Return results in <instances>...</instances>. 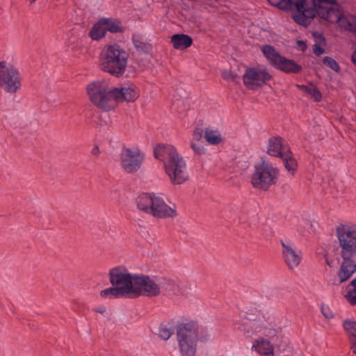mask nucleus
Segmentation results:
<instances>
[{
	"label": "nucleus",
	"mask_w": 356,
	"mask_h": 356,
	"mask_svg": "<svg viewBox=\"0 0 356 356\" xmlns=\"http://www.w3.org/2000/svg\"><path fill=\"white\" fill-rule=\"evenodd\" d=\"M344 330L349 334L350 340L356 338V321L352 319H347L343 322Z\"/></svg>",
	"instance_id": "30"
},
{
	"label": "nucleus",
	"mask_w": 356,
	"mask_h": 356,
	"mask_svg": "<svg viewBox=\"0 0 356 356\" xmlns=\"http://www.w3.org/2000/svg\"><path fill=\"white\" fill-rule=\"evenodd\" d=\"M282 10H291L292 18L298 24L307 26L324 3L319 1H268Z\"/></svg>",
	"instance_id": "2"
},
{
	"label": "nucleus",
	"mask_w": 356,
	"mask_h": 356,
	"mask_svg": "<svg viewBox=\"0 0 356 356\" xmlns=\"http://www.w3.org/2000/svg\"><path fill=\"white\" fill-rule=\"evenodd\" d=\"M351 342V348L353 350V352L356 354V338H353V339H352V341H350Z\"/></svg>",
	"instance_id": "41"
},
{
	"label": "nucleus",
	"mask_w": 356,
	"mask_h": 356,
	"mask_svg": "<svg viewBox=\"0 0 356 356\" xmlns=\"http://www.w3.org/2000/svg\"><path fill=\"white\" fill-rule=\"evenodd\" d=\"M314 35L316 37H321V34H318L317 33H314Z\"/></svg>",
	"instance_id": "46"
},
{
	"label": "nucleus",
	"mask_w": 356,
	"mask_h": 356,
	"mask_svg": "<svg viewBox=\"0 0 356 356\" xmlns=\"http://www.w3.org/2000/svg\"><path fill=\"white\" fill-rule=\"evenodd\" d=\"M145 154L138 147H124L120 154V164L127 173L138 172L145 160Z\"/></svg>",
	"instance_id": "13"
},
{
	"label": "nucleus",
	"mask_w": 356,
	"mask_h": 356,
	"mask_svg": "<svg viewBox=\"0 0 356 356\" xmlns=\"http://www.w3.org/2000/svg\"><path fill=\"white\" fill-rule=\"evenodd\" d=\"M159 294L165 293L168 295H186L188 291L184 289V283H176L175 281L165 278H158Z\"/></svg>",
	"instance_id": "18"
},
{
	"label": "nucleus",
	"mask_w": 356,
	"mask_h": 356,
	"mask_svg": "<svg viewBox=\"0 0 356 356\" xmlns=\"http://www.w3.org/2000/svg\"><path fill=\"white\" fill-rule=\"evenodd\" d=\"M137 208L157 218H174L177 216L175 206L168 205L163 198L156 193H143L136 199Z\"/></svg>",
	"instance_id": "3"
},
{
	"label": "nucleus",
	"mask_w": 356,
	"mask_h": 356,
	"mask_svg": "<svg viewBox=\"0 0 356 356\" xmlns=\"http://www.w3.org/2000/svg\"><path fill=\"white\" fill-rule=\"evenodd\" d=\"M109 281L112 286H115L127 296H131L135 275L131 274L123 266H119L109 270Z\"/></svg>",
	"instance_id": "12"
},
{
	"label": "nucleus",
	"mask_w": 356,
	"mask_h": 356,
	"mask_svg": "<svg viewBox=\"0 0 356 356\" xmlns=\"http://www.w3.org/2000/svg\"><path fill=\"white\" fill-rule=\"evenodd\" d=\"M271 78L272 75L266 66L257 65L246 67L243 81L248 89L256 90L266 85Z\"/></svg>",
	"instance_id": "10"
},
{
	"label": "nucleus",
	"mask_w": 356,
	"mask_h": 356,
	"mask_svg": "<svg viewBox=\"0 0 356 356\" xmlns=\"http://www.w3.org/2000/svg\"><path fill=\"white\" fill-rule=\"evenodd\" d=\"M99 296L104 299H113L127 296L115 286H112V287L102 290L99 293Z\"/></svg>",
	"instance_id": "28"
},
{
	"label": "nucleus",
	"mask_w": 356,
	"mask_h": 356,
	"mask_svg": "<svg viewBox=\"0 0 356 356\" xmlns=\"http://www.w3.org/2000/svg\"><path fill=\"white\" fill-rule=\"evenodd\" d=\"M284 260L290 269L298 266L302 260V253L289 241H281Z\"/></svg>",
	"instance_id": "15"
},
{
	"label": "nucleus",
	"mask_w": 356,
	"mask_h": 356,
	"mask_svg": "<svg viewBox=\"0 0 356 356\" xmlns=\"http://www.w3.org/2000/svg\"><path fill=\"white\" fill-rule=\"evenodd\" d=\"M190 146L193 151L199 155L204 154L206 152V149L200 142H191Z\"/></svg>",
	"instance_id": "36"
},
{
	"label": "nucleus",
	"mask_w": 356,
	"mask_h": 356,
	"mask_svg": "<svg viewBox=\"0 0 356 356\" xmlns=\"http://www.w3.org/2000/svg\"><path fill=\"white\" fill-rule=\"evenodd\" d=\"M133 42L134 47L139 51H145L147 49L146 39L143 35L134 34L133 36Z\"/></svg>",
	"instance_id": "33"
},
{
	"label": "nucleus",
	"mask_w": 356,
	"mask_h": 356,
	"mask_svg": "<svg viewBox=\"0 0 356 356\" xmlns=\"http://www.w3.org/2000/svg\"><path fill=\"white\" fill-rule=\"evenodd\" d=\"M159 295L158 279L153 280L143 275H135L131 297L140 296L154 297Z\"/></svg>",
	"instance_id": "14"
},
{
	"label": "nucleus",
	"mask_w": 356,
	"mask_h": 356,
	"mask_svg": "<svg viewBox=\"0 0 356 356\" xmlns=\"http://www.w3.org/2000/svg\"><path fill=\"white\" fill-rule=\"evenodd\" d=\"M314 53L317 56H320L324 53V49L319 44H315L314 45Z\"/></svg>",
	"instance_id": "39"
},
{
	"label": "nucleus",
	"mask_w": 356,
	"mask_h": 356,
	"mask_svg": "<svg viewBox=\"0 0 356 356\" xmlns=\"http://www.w3.org/2000/svg\"><path fill=\"white\" fill-rule=\"evenodd\" d=\"M287 150L282 143L280 137H273L268 140L267 153L273 156L281 157Z\"/></svg>",
	"instance_id": "21"
},
{
	"label": "nucleus",
	"mask_w": 356,
	"mask_h": 356,
	"mask_svg": "<svg viewBox=\"0 0 356 356\" xmlns=\"http://www.w3.org/2000/svg\"><path fill=\"white\" fill-rule=\"evenodd\" d=\"M275 68L288 73H297L302 69L301 66L296 64L293 60L287 59L284 56H282Z\"/></svg>",
	"instance_id": "23"
},
{
	"label": "nucleus",
	"mask_w": 356,
	"mask_h": 356,
	"mask_svg": "<svg viewBox=\"0 0 356 356\" xmlns=\"http://www.w3.org/2000/svg\"><path fill=\"white\" fill-rule=\"evenodd\" d=\"M95 311L97 313L104 314L106 312V308L104 306H101L95 309Z\"/></svg>",
	"instance_id": "42"
},
{
	"label": "nucleus",
	"mask_w": 356,
	"mask_h": 356,
	"mask_svg": "<svg viewBox=\"0 0 356 356\" xmlns=\"http://www.w3.org/2000/svg\"><path fill=\"white\" fill-rule=\"evenodd\" d=\"M238 329H241V330H245V331H247V332H250V330H249V329H248V330H246L245 327H244V328H243V327H238Z\"/></svg>",
	"instance_id": "45"
},
{
	"label": "nucleus",
	"mask_w": 356,
	"mask_h": 356,
	"mask_svg": "<svg viewBox=\"0 0 356 356\" xmlns=\"http://www.w3.org/2000/svg\"><path fill=\"white\" fill-rule=\"evenodd\" d=\"M90 102L96 106L105 110L112 109L113 88L106 81H95L86 88Z\"/></svg>",
	"instance_id": "7"
},
{
	"label": "nucleus",
	"mask_w": 356,
	"mask_h": 356,
	"mask_svg": "<svg viewBox=\"0 0 356 356\" xmlns=\"http://www.w3.org/2000/svg\"><path fill=\"white\" fill-rule=\"evenodd\" d=\"M100 151L98 146L95 145L91 150V154L95 156H97L99 154Z\"/></svg>",
	"instance_id": "40"
},
{
	"label": "nucleus",
	"mask_w": 356,
	"mask_h": 356,
	"mask_svg": "<svg viewBox=\"0 0 356 356\" xmlns=\"http://www.w3.org/2000/svg\"><path fill=\"white\" fill-rule=\"evenodd\" d=\"M252 349L261 356H274L273 346L264 337L257 339L252 343Z\"/></svg>",
	"instance_id": "20"
},
{
	"label": "nucleus",
	"mask_w": 356,
	"mask_h": 356,
	"mask_svg": "<svg viewBox=\"0 0 356 356\" xmlns=\"http://www.w3.org/2000/svg\"><path fill=\"white\" fill-rule=\"evenodd\" d=\"M173 330L167 325H161L159 336L163 340H168L173 334Z\"/></svg>",
	"instance_id": "35"
},
{
	"label": "nucleus",
	"mask_w": 356,
	"mask_h": 356,
	"mask_svg": "<svg viewBox=\"0 0 356 356\" xmlns=\"http://www.w3.org/2000/svg\"><path fill=\"white\" fill-rule=\"evenodd\" d=\"M184 286H186L184 287V289L188 291V293L186 294H188L189 293L188 290H191V288H188V286H187V284H184Z\"/></svg>",
	"instance_id": "44"
},
{
	"label": "nucleus",
	"mask_w": 356,
	"mask_h": 356,
	"mask_svg": "<svg viewBox=\"0 0 356 356\" xmlns=\"http://www.w3.org/2000/svg\"><path fill=\"white\" fill-rule=\"evenodd\" d=\"M171 42L176 49H185L189 47L193 42L192 38L185 34H175L171 38Z\"/></svg>",
	"instance_id": "24"
},
{
	"label": "nucleus",
	"mask_w": 356,
	"mask_h": 356,
	"mask_svg": "<svg viewBox=\"0 0 356 356\" xmlns=\"http://www.w3.org/2000/svg\"><path fill=\"white\" fill-rule=\"evenodd\" d=\"M324 3L320 8V17L331 23L339 22L340 26L350 31L356 35V17L345 15L337 1H319Z\"/></svg>",
	"instance_id": "6"
},
{
	"label": "nucleus",
	"mask_w": 356,
	"mask_h": 356,
	"mask_svg": "<svg viewBox=\"0 0 356 356\" xmlns=\"http://www.w3.org/2000/svg\"><path fill=\"white\" fill-rule=\"evenodd\" d=\"M261 51L268 62L275 67L282 56L273 46L268 44L264 45L261 47Z\"/></svg>",
	"instance_id": "25"
},
{
	"label": "nucleus",
	"mask_w": 356,
	"mask_h": 356,
	"mask_svg": "<svg viewBox=\"0 0 356 356\" xmlns=\"http://www.w3.org/2000/svg\"><path fill=\"white\" fill-rule=\"evenodd\" d=\"M353 63L356 66V49L353 51L351 57Z\"/></svg>",
	"instance_id": "43"
},
{
	"label": "nucleus",
	"mask_w": 356,
	"mask_h": 356,
	"mask_svg": "<svg viewBox=\"0 0 356 356\" xmlns=\"http://www.w3.org/2000/svg\"><path fill=\"white\" fill-rule=\"evenodd\" d=\"M106 22V21L101 19L93 25L90 31V36L92 40H97L105 35L106 31L104 24Z\"/></svg>",
	"instance_id": "27"
},
{
	"label": "nucleus",
	"mask_w": 356,
	"mask_h": 356,
	"mask_svg": "<svg viewBox=\"0 0 356 356\" xmlns=\"http://www.w3.org/2000/svg\"><path fill=\"white\" fill-rule=\"evenodd\" d=\"M278 172V170L272 164L262 161L255 165L254 172L251 177V184L255 188L266 191L275 183Z\"/></svg>",
	"instance_id": "9"
},
{
	"label": "nucleus",
	"mask_w": 356,
	"mask_h": 356,
	"mask_svg": "<svg viewBox=\"0 0 356 356\" xmlns=\"http://www.w3.org/2000/svg\"><path fill=\"white\" fill-rule=\"evenodd\" d=\"M22 75L19 70L10 62L0 61V88L14 94L22 87Z\"/></svg>",
	"instance_id": "8"
},
{
	"label": "nucleus",
	"mask_w": 356,
	"mask_h": 356,
	"mask_svg": "<svg viewBox=\"0 0 356 356\" xmlns=\"http://www.w3.org/2000/svg\"><path fill=\"white\" fill-rule=\"evenodd\" d=\"M204 136L208 144L218 145L224 141V137L218 129L209 127L204 131Z\"/></svg>",
	"instance_id": "22"
},
{
	"label": "nucleus",
	"mask_w": 356,
	"mask_h": 356,
	"mask_svg": "<svg viewBox=\"0 0 356 356\" xmlns=\"http://www.w3.org/2000/svg\"><path fill=\"white\" fill-rule=\"evenodd\" d=\"M348 287L352 288L348 290L345 297L352 305H356V277L351 281Z\"/></svg>",
	"instance_id": "31"
},
{
	"label": "nucleus",
	"mask_w": 356,
	"mask_h": 356,
	"mask_svg": "<svg viewBox=\"0 0 356 356\" xmlns=\"http://www.w3.org/2000/svg\"><path fill=\"white\" fill-rule=\"evenodd\" d=\"M297 87L301 90L310 95L316 102H320L322 99V95L320 90L314 86H305V85H297Z\"/></svg>",
	"instance_id": "29"
},
{
	"label": "nucleus",
	"mask_w": 356,
	"mask_h": 356,
	"mask_svg": "<svg viewBox=\"0 0 356 356\" xmlns=\"http://www.w3.org/2000/svg\"><path fill=\"white\" fill-rule=\"evenodd\" d=\"M286 170L293 175L296 170L298 163L292 153L287 150L281 157Z\"/></svg>",
	"instance_id": "26"
},
{
	"label": "nucleus",
	"mask_w": 356,
	"mask_h": 356,
	"mask_svg": "<svg viewBox=\"0 0 356 356\" xmlns=\"http://www.w3.org/2000/svg\"><path fill=\"white\" fill-rule=\"evenodd\" d=\"M138 92L135 86H124L121 88H113L112 108L117 102H132L137 99Z\"/></svg>",
	"instance_id": "16"
},
{
	"label": "nucleus",
	"mask_w": 356,
	"mask_h": 356,
	"mask_svg": "<svg viewBox=\"0 0 356 356\" xmlns=\"http://www.w3.org/2000/svg\"><path fill=\"white\" fill-rule=\"evenodd\" d=\"M342 261L337 273L338 280L342 283L348 280L356 271V260L352 257L341 256Z\"/></svg>",
	"instance_id": "19"
},
{
	"label": "nucleus",
	"mask_w": 356,
	"mask_h": 356,
	"mask_svg": "<svg viewBox=\"0 0 356 356\" xmlns=\"http://www.w3.org/2000/svg\"><path fill=\"white\" fill-rule=\"evenodd\" d=\"M102 19L106 21V22L104 24L106 31H108L111 33H118L122 31L117 20L108 18H102Z\"/></svg>",
	"instance_id": "32"
},
{
	"label": "nucleus",
	"mask_w": 356,
	"mask_h": 356,
	"mask_svg": "<svg viewBox=\"0 0 356 356\" xmlns=\"http://www.w3.org/2000/svg\"><path fill=\"white\" fill-rule=\"evenodd\" d=\"M157 159L163 161L166 174L174 184H181L188 179L184 159L171 145H159L154 150Z\"/></svg>",
	"instance_id": "1"
},
{
	"label": "nucleus",
	"mask_w": 356,
	"mask_h": 356,
	"mask_svg": "<svg viewBox=\"0 0 356 356\" xmlns=\"http://www.w3.org/2000/svg\"><path fill=\"white\" fill-rule=\"evenodd\" d=\"M324 65L330 68L335 72H339L340 71V66L339 63L332 57L325 56L323 58L322 60Z\"/></svg>",
	"instance_id": "34"
},
{
	"label": "nucleus",
	"mask_w": 356,
	"mask_h": 356,
	"mask_svg": "<svg viewBox=\"0 0 356 356\" xmlns=\"http://www.w3.org/2000/svg\"><path fill=\"white\" fill-rule=\"evenodd\" d=\"M248 326L253 333L261 334L268 338H273L280 331V327L272 321H250L248 322Z\"/></svg>",
	"instance_id": "17"
},
{
	"label": "nucleus",
	"mask_w": 356,
	"mask_h": 356,
	"mask_svg": "<svg viewBox=\"0 0 356 356\" xmlns=\"http://www.w3.org/2000/svg\"><path fill=\"white\" fill-rule=\"evenodd\" d=\"M203 131L200 128H196L193 133V136L191 142H200L202 138Z\"/></svg>",
	"instance_id": "37"
},
{
	"label": "nucleus",
	"mask_w": 356,
	"mask_h": 356,
	"mask_svg": "<svg viewBox=\"0 0 356 356\" xmlns=\"http://www.w3.org/2000/svg\"><path fill=\"white\" fill-rule=\"evenodd\" d=\"M129 54L117 44L108 45L103 50L100 58L102 70L114 76L122 75L127 65Z\"/></svg>",
	"instance_id": "4"
},
{
	"label": "nucleus",
	"mask_w": 356,
	"mask_h": 356,
	"mask_svg": "<svg viewBox=\"0 0 356 356\" xmlns=\"http://www.w3.org/2000/svg\"><path fill=\"white\" fill-rule=\"evenodd\" d=\"M337 236L341 248L340 255H356V226L341 225L337 228Z\"/></svg>",
	"instance_id": "11"
},
{
	"label": "nucleus",
	"mask_w": 356,
	"mask_h": 356,
	"mask_svg": "<svg viewBox=\"0 0 356 356\" xmlns=\"http://www.w3.org/2000/svg\"><path fill=\"white\" fill-rule=\"evenodd\" d=\"M222 76L224 79L227 81H234L236 77V74L232 72L231 71H224L222 72Z\"/></svg>",
	"instance_id": "38"
},
{
	"label": "nucleus",
	"mask_w": 356,
	"mask_h": 356,
	"mask_svg": "<svg viewBox=\"0 0 356 356\" xmlns=\"http://www.w3.org/2000/svg\"><path fill=\"white\" fill-rule=\"evenodd\" d=\"M197 329V323L192 321L177 326L176 337L181 356H195L198 341Z\"/></svg>",
	"instance_id": "5"
}]
</instances>
